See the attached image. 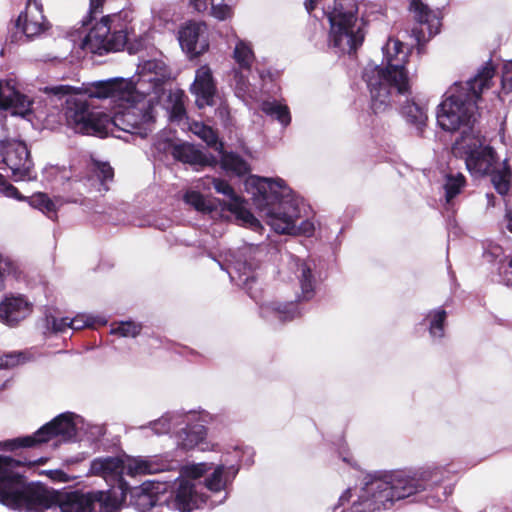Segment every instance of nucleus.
<instances>
[{"mask_svg": "<svg viewBox=\"0 0 512 512\" xmlns=\"http://www.w3.org/2000/svg\"><path fill=\"white\" fill-rule=\"evenodd\" d=\"M88 98L112 99L118 106L113 117L107 114L105 137L108 134L123 138L117 132L146 137L154 130L155 117L153 105L145 94L148 90L139 91L134 82L124 78H112L95 81L84 88Z\"/></svg>", "mask_w": 512, "mask_h": 512, "instance_id": "nucleus-1", "label": "nucleus"}, {"mask_svg": "<svg viewBox=\"0 0 512 512\" xmlns=\"http://www.w3.org/2000/svg\"><path fill=\"white\" fill-rule=\"evenodd\" d=\"M245 187L252 195L261 216L278 234L311 236L314 223L304 219L300 200L291 195V190L281 178L250 176Z\"/></svg>", "mask_w": 512, "mask_h": 512, "instance_id": "nucleus-2", "label": "nucleus"}, {"mask_svg": "<svg viewBox=\"0 0 512 512\" xmlns=\"http://www.w3.org/2000/svg\"><path fill=\"white\" fill-rule=\"evenodd\" d=\"M411 48L395 38L382 47L381 64L368 63L363 80L370 93V107L375 114L390 108L395 97L410 94V78L406 69Z\"/></svg>", "mask_w": 512, "mask_h": 512, "instance_id": "nucleus-3", "label": "nucleus"}, {"mask_svg": "<svg viewBox=\"0 0 512 512\" xmlns=\"http://www.w3.org/2000/svg\"><path fill=\"white\" fill-rule=\"evenodd\" d=\"M495 68L486 63L477 74L464 84H455L448 96L439 104L436 118L441 129L447 132L462 130V135H471L476 121L477 101L485 89L491 87Z\"/></svg>", "mask_w": 512, "mask_h": 512, "instance_id": "nucleus-4", "label": "nucleus"}, {"mask_svg": "<svg viewBox=\"0 0 512 512\" xmlns=\"http://www.w3.org/2000/svg\"><path fill=\"white\" fill-rule=\"evenodd\" d=\"M437 469L415 472H396L383 477H374L365 483L358 500L353 503V512H375L389 509L396 501L408 498L432 485Z\"/></svg>", "mask_w": 512, "mask_h": 512, "instance_id": "nucleus-5", "label": "nucleus"}, {"mask_svg": "<svg viewBox=\"0 0 512 512\" xmlns=\"http://www.w3.org/2000/svg\"><path fill=\"white\" fill-rule=\"evenodd\" d=\"M44 91L58 97L68 96L65 101L64 116L67 126L74 132L105 137L107 114L94 110L78 89L70 85H56L45 87Z\"/></svg>", "mask_w": 512, "mask_h": 512, "instance_id": "nucleus-6", "label": "nucleus"}, {"mask_svg": "<svg viewBox=\"0 0 512 512\" xmlns=\"http://www.w3.org/2000/svg\"><path fill=\"white\" fill-rule=\"evenodd\" d=\"M324 13L329 22V46L343 53L354 52L364 40L356 0H335Z\"/></svg>", "mask_w": 512, "mask_h": 512, "instance_id": "nucleus-7", "label": "nucleus"}, {"mask_svg": "<svg viewBox=\"0 0 512 512\" xmlns=\"http://www.w3.org/2000/svg\"><path fill=\"white\" fill-rule=\"evenodd\" d=\"M174 463H168L158 458H142L129 456H101L90 463L89 474L103 478L113 485L119 483L122 493L126 490L122 476H138L159 473L170 470Z\"/></svg>", "mask_w": 512, "mask_h": 512, "instance_id": "nucleus-8", "label": "nucleus"}, {"mask_svg": "<svg viewBox=\"0 0 512 512\" xmlns=\"http://www.w3.org/2000/svg\"><path fill=\"white\" fill-rule=\"evenodd\" d=\"M23 511L45 512L58 505L61 512H93L92 492L55 491L40 484H34L28 494Z\"/></svg>", "mask_w": 512, "mask_h": 512, "instance_id": "nucleus-9", "label": "nucleus"}, {"mask_svg": "<svg viewBox=\"0 0 512 512\" xmlns=\"http://www.w3.org/2000/svg\"><path fill=\"white\" fill-rule=\"evenodd\" d=\"M84 425L82 417L66 412L42 426L33 435L7 440L2 445L7 450H15L18 448L35 447L53 439L70 441L76 437L78 431L84 429Z\"/></svg>", "mask_w": 512, "mask_h": 512, "instance_id": "nucleus-10", "label": "nucleus"}, {"mask_svg": "<svg viewBox=\"0 0 512 512\" xmlns=\"http://www.w3.org/2000/svg\"><path fill=\"white\" fill-rule=\"evenodd\" d=\"M211 469L207 463L188 465L184 468L185 474L192 479L176 478L173 491L166 495L164 493L166 510H177L179 512H191L207 503V497L199 492L195 480Z\"/></svg>", "mask_w": 512, "mask_h": 512, "instance_id": "nucleus-11", "label": "nucleus"}, {"mask_svg": "<svg viewBox=\"0 0 512 512\" xmlns=\"http://www.w3.org/2000/svg\"><path fill=\"white\" fill-rule=\"evenodd\" d=\"M452 152L464 159L468 171L474 176L488 175L498 164L496 152L478 132L461 136L454 143Z\"/></svg>", "mask_w": 512, "mask_h": 512, "instance_id": "nucleus-12", "label": "nucleus"}, {"mask_svg": "<svg viewBox=\"0 0 512 512\" xmlns=\"http://www.w3.org/2000/svg\"><path fill=\"white\" fill-rule=\"evenodd\" d=\"M119 15L104 16L97 22L83 39L82 49L93 54L102 55L110 51L121 50L127 41Z\"/></svg>", "mask_w": 512, "mask_h": 512, "instance_id": "nucleus-13", "label": "nucleus"}, {"mask_svg": "<svg viewBox=\"0 0 512 512\" xmlns=\"http://www.w3.org/2000/svg\"><path fill=\"white\" fill-rule=\"evenodd\" d=\"M19 462L0 455V503L8 508L23 511L34 484H27L16 470Z\"/></svg>", "mask_w": 512, "mask_h": 512, "instance_id": "nucleus-14", "label": "nucleus"}, {"mask_svg": "<svg viewBox=\"0 0 512 512\" xmlns=\"http://www.w3.org/2000/svg\"><path fill=\"white\" fill-rule=\"evenodd\" d=\"M2 160L11 170L16 181L32 180L33 163L27 146L21 141H10L2 147Z\"/></svg>", "mask_w": 512, "mask_h": 512, "instance_id": "nucleus-15", "label": "nucleus"}, {"mask_svg": "<svg viewBox=\"0 0 512 512\" xmlns=\"http://www.w3.org/2000/svg\"><path fill=\"white\" fill-rule=\"evenodd\" d=\"M212 184L218 193L227 197V201L224 202V207L233 213L237 220L253 230L262 229L259 220L246 208L245 201L235 193L234 189L227 181L213 178Z\"/></svg>", "mask_w": 512, "mask_h": 512, "instance_id": "nucleus-16", "label": "nucleus"}, {"mask_svg": "<svg viewBox=\"0 0 512 512\" xmlns=\"http://www.w3.org/2000/svg\"><path fill=\"white\" fill-rule=\"evenodd\" d=\"M250 251L251 247L238 253H230L225 260L226 265H221L222 269L227 271L230 279L249 293L252 288L251 284L255 282L254 264L247 258Z\"/></svg>", "mask_w": 512, "mask_h": 512, "instance_id": "nucleus-17", "label": "nucleus"}, {"mask_svg": "<svg viewBox=\"0 0 512 512\" xmlns=\"http://www.w3.org/2000/svg\"><path fill=\"white\" fill-rule=\"evenodd\" d=\"M31 105V100L16 90L13 80L0 81V121L8 110L11 115L25 117L31 112Z\"/></svg>", "mask_w": 512, "mask_h": 512, "instance_id": "nucleus-18", "label": "nucleus"}, {"mask_svg": "<svg viewBox=\"0 0 512 512\" xmlns=\"http://www.w3.org/2000/svg\"><path fill=\"white\" fill-rule=\"evenodd\" d=\"M33 310V304L23 295L7 294L0 301V322L15 327L26 319Z\"/></svg>", "mask_w": 512, "mask_h": 512, "instance_id": "nucleus-19", "label": "nucleus"}, {"mask_svg": "<svg viewBox=\"0 0 512 512\" xmlns=\"http://www.w3.org/2000/svg\"><path fill=\"white\" fill-rule=\"evenodd\" d=\"M16 27L28 39L40 35L48 28V22L43 15L41 0L27 1L25 11L19 15L16 21Z\"/></svg>", "mask_w": 512, "mask_h": 512, "instance_id": "nucleus-20", "label": "nucleus"}, {"mask_svg": "<svg viewBox=\"0 0 512 512\" xmlns=\"http://www.w3.org/2000/svg\"><path fill=\"white\" fill-rule=\"evenodd\" d=\"M411 10L420 27H414L412 33L418 43L424 42L438 33L440 21L436 15L420 0L411 1Z\"/></svg>", "mask_w": 512, "mask_h": 512, "instance_id": "nucleus-21", "label": "nucleus"}, {"mask_svg": "<svg viewBox=\"0 0 512 512\" xmlns=\"http://www.w3.org/2000/svg\"><path fill=\"white\" fill-rule=\"evenodd\" d=\"M164 493L155 485L137 487L131 491L130 504L139 512H164Z\"/></svg>", "mask_w": 512, "mask_h": 512, "instance_id": "nucleus-22", "label": "nucleus"}, {"mask_svg": "<svg viewBox=\"0 0 512 512\" xmlns=\"http://www.w3.org/2000/svg\"><path fill=\"white\" fill-rule=\"evenodd\" d=\"M206 25L202 22H190L179 31V42L183 50L192 56L202 54L208 49L205 35Z\"/></svg>", "mask_w": 512, "mask_h": 512, "instance_id": "nucleus-23", "label": "nucleus"}, {"mask_svg": "<svg viewBox=\"0 0 512 512\" xmlns=\"http://www.w3.org/2000/svg\"><path fill=\"white\" fill-rule=\"evenodd\" d=\"M139 79L134 85L139 91H143L145 83L151 85V90L157 92L166 79L170 77V71L161 60H148L139 66ZM150 92V89H147Z\"/></svg>", "mask_w": 512, "mask_h": 512, "instance_id": "nucleus-24", "label": "nucleus"}, {"mask_svg": "<svg viewBox=\"0 0 512 512\" xmlns=\"http://www.w3.org/2000/svg\"><path fill=\"white\" fill-rule=\"evenodd\" d=\"M191 92L196 95V104L199 108L213 104L216 85L209 66L203 65L196 70Z\"/></svg>", "mask_w": 512, "mask_h": 512, "instance_id": "nucleus-25", "label": "nucleus"}, {"mask_svg": "<svg viewBox=\"0 0 512 512\" xmlns=\"http://www.w3.org/2000/svg\"><path fill=\"white\" fill-rule=\"evenodd\" d=\"M411 95L412 90L410 89V94L395 97V100L391 104L401 103V115L409 124L415 126V128L421 132L428 119L427 108L425 104L417 102L414 98L409 99ZM391 106L392 105H390V107Z\"/></svg>", "mask_w": 512, "mask_h": 512, "instance_id": "nucleus-26", "label": "nucleus"}, {"mask_svg": "<svg viewBox=\"0 0 512 512\" xmlns=\"http://www.w3.org/2000/svg\"><path fill=\"white\" fill-rule=\"evenodd\" d=\"M229 478L226 473V468L223 465H218L212 474L206 478L205 486L209 492H211L210 506H216L222 504L228 493L226 492V485Z\"/></svg>", "mask_w": 512, "mask_h": 512, "instance_id": "nucleus-27", "label": "nucleus"}, {"mask_svg": "<svg viewBox=\"0 0 512 512\" xmlns=\"http://www.w3.org/2000/svg\"><path fill=\"white\" fill-rule=\"evenodd\" d=\"M185 417V423L181 424L177 430V444L183 449H192L197 446L205 437V429L203 425L196 424L190 426L189 421L194 417V414L189 412Z\"/></svg>", "mask_w": 512, "mask_h": 512, "instance_id": "nucleus-28", "label": "nucleus"}, {"mask_svg": "<svg viewBox=\"0 0 512 512\" xmlns=\"http://www.w3.org/2000/svg\"><path fill=\"white\" fill-rule=\"evenodd\" d=\"M295 274L301 287V297L304 300H310L314 296L315 280L312 271L315 267L312 261L293 259Z\"/></svg>", "mask_w": 512, "mask_h": 512, "instance_id": "nucleus-29", "label": "nucleus"}, {"mask_svg": "<svg viewBox=\"0 0 512 512\" xmlns=\"http://www.w3.org/2000/svg\"><path fill=\"white\" fill-rule=\"evenodd\" d=\"M171 148V153L176 160L195 166L206 165L207 157L193 145L182 143L172 145L170 142L163 143V149Z\"/></svg>", "mask_w": 512, "mask_h": 512, "instance_id": "nucleus-30", "label": "nucleus"}, {"mask_svg": "<svg viewBox=\"0 0 512 512\" xmlns=\"http://www.w3.org/2000/svg\"><path fill=\"white\" fill-rule=\"evenodd\" d=\"M261 315L264 318H276L280 321H290L301 315V311L295 303H266L261 306Z\"/></svg>", "mask_w": 512, "mask_h": 512, "instance_id": "nucleus-31", "label": "nucleus"}, {"mask_svg": "<svg viewBox=\"0 0 512 512\" xmlns=\"http://www.w3.org/2000/svg\"><path fill=\"white\" fill-rule=\"evenodd\" d=\"M227 0H190L191 5L198 12L210 11V14L218 20H225L231 16V8L226 4Z\"/></svg>", "mask_w": 512, "mask_h": 512, "instance_id": "nucleus-32", "label": "nucleus"}, {"mask_svg": "<svg viewBox=\"0 0 512 512\" xmlns=\"http://www.w3.org/2000/svg\"><path fill=\"white\" fill-rule=\"evenodd\" d=\"M187 416L180 412L167 413L152 423V429L158 435L172 431L177 433L179 426L185 423V417Z\"/></svg>", "mask_w": 512, "mask_h": 512, "instance_id": "nucleus-33", "label": "nucleus"}, {"mask_svg": "<svg viewBox=\"0 0 512 512\" xmlns=\"http://www.w3.org/2000/svg\"><path fill=\"white\" fill-rule=\"evenodd\" d=\"M93 506L99 504L100 512H117L120 509L121 501L114 490L92 491Z\"/></svg>", "mask_w": 512, "mask_h": 512, "instance_id": "nucleus-34", "label": "nucleus"}, {"mask_svg": "<svg viewBox=\"0 0 512 512\" xmlns=\"http://www.w3.org/2000/svg\"><path fill=\"white\" fill-rule=\"evenodd\" d=\"M465 183V177L461 173H449L445 176L443 189L445 202L447 205H453L454 198L462 192Z\"/></svg>", "mask_w": 512, "mask_h": 512, "instance_id": "nucleus-35", "label": "nucleus"}, {"mask_svg": "<svg viewBox=\"0 0 512 512\" xmlns=\"http://www.w3.org/2000/svg\"><path fill=\"white\" fill-rule=\"evenodd\" d=\"M221 167L227 171L241 176L250 171L249 164L238 154L223 152L221 155Z\"/></svg>", "mask_w": 512, "mask_h": 512, "instance_id": "nucleus-36", "label": "nucleus"}, {"mask_svg": "<svg viewBox=\"0 0 512 512\" xmlns=\"http://www.w3.org/2000/svg\"><path fill=\"white\" fill-rule=\"evenodd\" d=\"M233 57L235 62L239 65V68L242 71L249 72L251 66L254 62L255 56L253 50L248 42L243 40H238L234 52Z\"/></svg>", "mask_w": 512, "mask_h": 512, "instance_id": "nucleus-37", "label": "nucleus"}, {"mask_svg": "<svg viewBox=\"0 0 512 512\" xmlns=\"http://www.w3.org/2000/svg\"><path fill=\"white\" fill-rule=\"evenodd\" d=\"M488 175H491L492 184L499 194L505 195L508 193L510 189L511 172L505 163L497 164L494 167V171L490 172Z\"/></svg>", "mask_w": 512, "mask_h": 512, "instance_id": "nucleus-38", "label": "nucleus"}, {"mask_svg": "<svg viewBox=\"0 0 512 512\" xmlns=\"http://www.w3.org/2000/svg\"><path fill=\"white\" fill-rule=\"evenodd\" d=\"M261 109L266 115L275 118L283 126H287L291 122L288 107L277 101H264L261 105Z\"/></svg>", "mask_w": 512, "mask_h": 512, "instance_id": "nucleus-39", "label": "nucleus"}, {"mask_svg": "<svg viewBox=\"0 0 512 512\" xmlns=\"http://www.w3.org/2000/svg\"><path fill=\"white\" fill-rule=\"evenodd\" d=\"M21 271L9 258L0 254V291L4 290L12 280L18 281Z\"/></svg>", "mask_w": 512, "mask_h": 512, "instance_id": "nucleus-40", "label": "nucleus"}, {"mask_svg": "<svg viewBox=\"0 0 512 512\" xmlns=\"http://www.w3.org/2000/svg\"><path fill=\"white\" fill-rule=\"evenodd\" d=\"M30 204L45 213L49 218H53L61 205V201L59 199L52 200L45 193H37L31 197Z\"/></svg>", "mask_w": 512, "mask_h": 512, "instance_id": "nucleus-41", "label": "nucleus"}, {"mask_svg": "<svg viewBox=\"0 0 512 512\" xmlns=\"http://www.w3.org/2000/svg\"><path fill=\"white\" fill-rule=\"evenodd\" d=\"M430 320L429 332L433 338H442L444 336V322L446 319V311L443 309H436L428 314Z\"/></svg>", "mask_w": 512, "mask_h": 512, "instance_id": "nucleus-42", "label": "nucleus"}, {"mask_svg": "<svg viewBox=\"0 0 512 512\" xmlns=\"http://www.w3.org/2000/svg\"><path fill=\"white\" fill-rule=\"evenodd\" d=\"M184 94L177 91L169 95V105L167 109L170 111V118L174 121H180L185 116Z\"/></svg>", "mask_w": 512, "mask_h": 512, "instance_id": "nucleus-43", "label": "nucleus"}, {"mask_svg": "<svg viewBox=\"0 0 512 512\" xmlns=\"http://www.w3.org/2000/svg\"><path fill=\"white\" fill-rule=\"evenodd\" d=\"M141 325L132 321H122L112 327L111 333L121 337H136L141 332Z\"/></svg>", "mask_w": 512, "mask_h": 512, "instance_id": "nucleus-44", "label": "nucleus"}, {"mask_svg": "<svg viewBox=\"0 0 512 512\" xmlns=\"http://www.w3.org/2000/svg\"><path fill=\"white\" fill-rule=\"evenodd\" d=\"M191 131L199 138H201L204 142H206L209 146L218 145L217 135L212 128L202 123L196 122L192 124Z\"/></svg>", "mask_w": 512, "mask_h": 512, "instance_id": "nucleus-45", "label": "nucleus"}, {"mask_svg": "<svg viewBox=\"0 0 512 512\" xmlns=\"http://www.w3.org/2000/svg\"><path fill=\"white\" fill-rule=\"evenodd\" d=\"M45 328L47 331L52 333H63L67 330V328H69V318H57L52 315H46Z\"/></svg>", "mask_w": 512, "mask_h": 512, "instance_id": "nucleus-46", "label": "nucleus"}, {"mask_svg": "<svg viewBox=\"0 0 512 512\" xmlns=\"http://www.w3.org/2000/svg\"><path fill=\"white\" fill-rule=\"evenodd\" d=\"M185 202L192 207H194L197 211L200 212H208L210 211V206L206 202L205 198L196 191H188L184 196Z\"/></svg>", "mask_w": 512, "mask_h": 512, "instance_id": "nucleus-47", "label": "nucleus"}, {"mask_svg": "<svg viewBox=\"0 0 512 512\" xmlns=\"http://www.w3.org/2000/svg\"><path fill=\"white\" fill-rule=\"evenodd\" d=\"M94 173L100 181V186L103 190L107 191L108 188L105 183L113 178L114 173L112 167L107 163H96Z\"/></svg>", "mask_w": 512, "mask_h": 512, "instance_id": "nucleus-48", "label": "nucleus"}, {"mask_svg": "<svg viewBox=\"0 0 512 512\" xmlns=\"http://www.w3.org/2000/svg\"><path fill=\"white\" fill-rule=\"evenodd\" d=\"M96 323V318L94 316L80 313L77 314L74 318L69 319V328L73 330H80L85 327H91Z\"/></svg>", "mask_w": 512, "mask_h": 512, "instance_id": "nucleus-49", "label": "nucleus"}, {"mask_svg": "<svg viewBox=\"0 0 512 512\" xmlns=\"http://www.w3.org/2000/svg\"><path fill=\"white\" fill-rule=\"evenodd\" d=\"M25 361L24 354L21 352H10L0 356V369H8L19 365Z\"/></svg>", "mask_w": 512, "mask_h": 512, "instance_id": "nucleus-50", "label": "nucleus"}, {"mask_svg": "<svg viewBox=\"0 0 512 512\" xmlns=\"http://www.w3.org/2000/svg\"><path fill=\"white\" fill-rule=\"evenodd\" d=\"M502 92H512V61L507 62L502 67Z\"/></svg>", "mask_w": 512, "mask_h": 512, "instance_id": "nucleus-51", "label": "nucleus"}, {"mask_svg": "<svg viewBox=\"0 0 512 512\" xmlns=\"http://www.w3.org/2000/svg\"><path fill=\"white\" fill-rule=\"evenodd\" d=\"M0 193L10 198L18 197L17 189L10 184L2 174H0Z\"/></svg>", "mask_w": 512, "mask_h": 512, "instance_id": "nucleus-52", "label": "nucleus"}, {"mask_svg": "<svg viewBox=\"0 0 512 512\" xmlns=\"http://www.w3.org/2000/svg\"><path fill=\"white\" fill-rule=\"evenodd\" d=\"M502 281L506 286L512 287V258L500 268Z\"/></svg>", "mask_w": 512, "mask_h": 512, "instance_id": "nucleus-53", "label": "nucleus"}, {"mask_svg": "<svg viewBox=\"0 0 512 512\" xmlns=\"http://www.w3.org/2000/svg\"><path fill=\"white\" fill-rule=\"evenodd\" d=\"M105 0H90V13L96 14L101 9Z\"/></svg>", "mask_w": 512, "mask_h": 512, "instance_id": "nucleus-54", "label": "nucleus"}, {"mask_svg": "<svg viewBox=\"0 0 512 512\" xmlns=\"http://www.w3.org/2000/svg\"><path fill=\"white\" fill-rule=\"evenodd\" d=\"M504 223L506 228L512 233V208H506Z\"/></svg>", "mask_w": 512, "mask_h": 512, "instance_id": "nucleus-55", "label": "nucleus"}, {"mask_svg": "<svg viewBox=\"0 0 512 512\" xmlns=\"http://www.w3.org/2000/svg\"><path fill=\"white\" fill-rule=\"evenodd\" d=\"M486 512H512V506H500V505H493L489 507Z\"/></svg>", "mask_w": 512, "mask_h": 512, "instance_id": "nucleus-56", "label": "nucleus"}, {"mask_svg": "<svg viewBox=\"0 0 512 512\" xmlns=\"http://www.w3.org/2000/svg\"><path fill=\"white\" fill-rule=\"evenodd\" d=\"M321 0H305V8L310 13Z\"/></svg>", "mask_w": 512, "mask_h": 512, "instance_id": "nucleus-57", "label": "nucleus"}, {"mask_svg": "<svg viewBox=\"0 0 512 512\" xmlns=\"http://www.w3.org/2000/svg\"><path fill=\"white\" fill-rule=\"evenodd\" d=\"M487 254L492 255L495 258H498L502 254V248L499 246H493L491 249L487 252Z\"/></svg>", "mask_w": 512, "mask_h": 512, "instance_id": "nucleus-58", "label": "nucleus"}, {"mask_svg": "<svg viewBox=\"0 0 512 512\" xmlns=\"http://www.w3.org/2000/svg\"><path fill=\"white\" fill-rule=\"evenodd\" d=\"M351 497V490L347 489L339 498L340 505H343L346 501H349Z\"/></svg>", "mask_w": 512, "mask_h": 512, "instance_id": "nucleus-59", "label": "nucleus"}, {"mask_svg": "<svg viewBox=\"0 0 512 512\" xmlns=\"http://www.w3.org/2000/svg\"><path fill=\"white\" fill-rule=\"evenodd\" d=\"M487 207H493L495 205V196L492 193L486 194Z\"/></svg>", "mask_w": 512, "mask_h": 512, "instance_id": "nucleus-60", "label": "nucleus"}]
</instances>
